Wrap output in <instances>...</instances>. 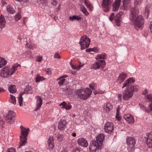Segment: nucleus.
I'll return each mask as SVG.
<instances>
[{
    "instance_id": "obj_1",
    "label": "nucleus",
    "mask_w": 152,
    "mask_h": 152,
    "mask_svg": "<svg viewBox=\"0 0 152 152\" xmlns=\"http://www.w3.org/2000/svg\"><path fill=\"white\" fill-rule=\"evenodd\" d=\"M139 11L136 7L131 9L129 15V19L132 21L134 28L137 30L141 29L143 26L144 23V19L141 15H138Z\"/></svg>"
},
{
    "instance_id": "obj_2",
    "label": "nucleus",
    "mask_w": 152,
    "mask_h": 152,
    "mask_svg": "<svg viewBox=\"0 0 152 152\" xmlns=\"http://www.w3.org/2000/svg\"><path fill=\"white\" fill-rule=\"evenodd\" d=\"M139 89L138 85L134 86L129 85L122 91L123 99L124 100L128 101L132 96L135 91H137Z\"/></svg>"
},
{
    "instance_id": "obj_3",
    "label": "nucleus",
    "mask_w": 152,
    "mask_h": 152,
    "mask_svg": "<svg viewBox=\"0 0 152 152\" xmlns=\"http://www.w3.org/2000/svg\"><path fill=\"white\" fill-rule=\"evenodd\" d=\"M92 93L91 89L87 88L85 89H80L76 91V95L77 98L83 100H86L91 95Z\"/></svg>"
},
{
    "instance_id": "obj_4",
    "label": "nucleus",
    "mask_w": 152,
    "mask_h": 152,
    "mask_svg": "<svg viewBox=\"0 0 152 152\" xmlns=\"http://www.w3.org/2000/svg\"><path fill=\"white\" fill-rule=\"evenodd\" d=\"M17 66L13 65L11 67L6 66L1 71L0 75L3 77H7L11 76L17 69Z\"/></svg>"
},
{
    "instance_id": "obj_5",
    "label": "nucleus",
    "mask_w": 152,
    "mask_h": 152,
    "mask_svg": "<svg viewBox=\"0 0 152 152\" xmlns=\"http://www.w3.org/2000/svg\"><path fill=\"white\" fill-rule=\"evenodd\" d=\"M21 130V134L20 136V145H18V148H20L21 146L24 145L27 141L26 137L28 136L29 129L28 128H25L22 126H20Z\"/></svg>"
},
{
    "instance_id": "obj_6",
    "label": "nucleus",
    "mask_w": 152,
    "mask_h": 152,
    "mask_svg": "<svg viewBox=\"0 0 152 152\" xmlns=\"http://www.w3.org/2000/svg\"><path fill=\"white\" fill-rule=\"evenodd\" d=\"M123 3V8L124 10H126L128 5L130 3V0H122ZM121 0H116L113 4V11H117L119 8L120 2Z\"/></svg>"
},
{
    "instance_id": "obj_7",
    "label": "nucleus",
    "mask_w": 152,
    "mask_h": 152,
    "mask_svg": "<svg viewBox=\"0 0 152 152\" xmlns=\"http://www.w3.org/2000/svg\"><path fill=\"white\" fill-rule=\"evenodd\" d=\"M91 42L90 39L86 35L82 36L80 39L79 44L81 46V49L83 50L88 48Z\"/></svg>"
},
{
    "instance_id": "obj_8",
    "label": "nucleus",
    "mask_w": 152,
    "mask_h": 152,
    "mask_svg": "<svg viewBox=\"0 0 152 152\" xmlns=\"http://www.w3.org/2000/svg\"><path fill=\"white\" fill-rule=\"evenodd\" d=\"M126 141L128 150L130 152L132 151L136 143L135 139L133 137H127L126 138Z\"/></svg>"
},
{
    "instance_id": "obj_9",
    "label": "nucleus",
    "mask_w": 152,
    "mask_h": 152,
    "mask_svg": "<svg viewBox=\"0 0 152 152\" xmlns=\"http://www.w3.org/2000/svg\"><path fill=\"white\" fill-rule=\"evenodd\" d=\"M106 65V62L103 60L97 61L94 63L92 64L91 66L92 68L94 69H99L100 67L103 68Z\"/></svg>"
},
{
    "instance_id": "obj_10",
    "label": "nucleus",
    "mask_w": 152,
    "mask_h": 152,
    "mask_svg": "<svg viewBox=\"0 0 152 152\" xmlns=\"http://www.w3.org/2000/svg\"><path fill=\"white\" fill-rule=\"evenodd\" d=\"M100 146L95 140H93L90 142L89 149L90 152H96L97 149L100 148Z\"/></svg>"
},
{
    "instance_id": "obj_11",
    "label": "nucleus",
    "mask_w": 152,
    "mask_h": 152,
    "mask_svg": "<svg viewBox=\"0 0 152 152\" xmlns=\"http://www.w3.org/2000/svg\"><path fill=\"white\" fill-rule=\"evenodd\" d=\"M15 113L12 110L9 111L5 117L6 120L7 121V122L11 124L13 122L15 118Z\"/></svg>"
},
{
    "instance_id": "obj_12",
    "label": "nucleus",
    "mask_w": 152,
    "mask_h": 152,
    "mask_svg": "<svg viewBox=\"0 0 152 152\" xmlns=\"http://www.w3.org/2000/svg\"><path fill=\"white\" fill-rule=\"evenodd\" d=\"M113 124L110 122H107L104 125V129L105 132L108 134H110L113 131Z\"/></svg>"
},
{
    "instance_id": "obj_13",
    "label": "nucleus",
    "mask_w": 152,
    "mask_h": 152,
    "mask_svg": "<svg viewBox=\"0 0 152 152\" xmlns=\"http://www.w3.org/2000/svg\"><path fill=\"white\" fill-rule=\"evenodd\" d=\"M111 2V0H103L102 6L104 12H107L109 11V6Z\"/></svg>"
},
{
    "instance_id": "obj_14",
    "label": "nucleus",
    "mask_w": 152,
    "mask_h": 152,
    "mask_svg": "<svg viewBox=\"0 0 152 152\" xmlns=\"http://www.w3.org/2000/svg\"><path fill=\"white\" fill-rule=\"evenodd\" d=\"M31 89V88H29V87H26V88L24 89L23 92L21 93L19 95L18 98V100L19 105L20 106H22V102L23 100V99L22 97V95L24 94V93H26L27 94H28L29 93V91Z\"/></svg>"
},
{
    "instance_id": "obj_15",
    "label": "nucleus",
    "mask_w": 152,
    "mask_h": 152,
    "mask_svg": "<svg viewBox=\"0 0 152 152\" xmlns=\"http://www.w3.org/2000/svg\"><path fill=\"white\" fill-rule=\"evenodd\" d=\"M66 127V121L65 120L61 119L58 123V129L61 130L63 131Z\"/></svg>"
},
{
    "instance_id": "obj_16",
    "label": "nucleus",
    "mask_w": 152,
    "mask_h": 152,
    "mask_svg": "<svg viewBox=\"0 0 152 152\" xmlns=\"http://www.w3.org/2000/svg\"><path fill=\"white\" fill-rule=\"evenodd\" d=\"M124 13L122 12H120L117 13L115 17V20L116 25L118 26L120 25L121 21V17L123 15Z\"/></svg>"
},
{
    "instance_id": "obj_17",
    "label": "nucleus",
    "mask_w": 152,
    "mask_h": 152,
    "mask_svg": "<svg viewBox=\"0 0 152 152\" xmlns=\"http://www.w3.org/2000/svg\"><path fill=\"white\" fill-rule=\"evenodd\" d=\"M54 140L52 137H50L47 140L48 144V149L50 150H51L53 148L54 146Z\"/></svg>"
},
{
    "instance_id": "obj_18",
    "label": "nucleus",
    "mask_w": 152,
    "mask_h": 152,
    "mask_svg": "<svg viewBox=\"0 0 152 152\" xmlns=\"http://www.w3.org/2000/svg\"><path fill=\"white\" fill-rule=\"evenodd\" d=\"M77 143L80 146L84 147H86L88 144L87 141L85 139L82 137L78 139Z\"/></svg>"
},
{
    "instance_id": "obj_19",
    "label": "nucleus",
    "mask_w": 152,
    "mask_h": 152,
    "mask_svg": "<svg viewBox=\"0 0 152 152\" xmlns=\"http://www.w3.org/2000/svg\"><path fill=\"white\" fill-rule=\"evenodd\" d=\"M105 138V135L103 134H99L96 137V142L98 143L99 145L101 146Z\"/></svg>"
},
{
    "instance_id": "obj_20",
    "label": "nucleus",
    "mask_w": 152,
    "mask_h": 152,
    "mask_svg": "<svg viewBox=\"0 0 152 152\" xmlns=\"http://www.w3.org/2000/svg\"><path fill=\"white\" fill-rule=\"evenodd\" d=\"M36 99V107L35 110H37L39 109L41 107L42 103V100L41 99L40 96H37L35 97Z\"/></svg>"
},
{
    "instance_id": "obj_21",
    "label": "nucleus",
    "mask_w": 152,
    "mask_h": 152,
    "mask_svg": "<svg viewBox=\"0 0 152 152\" xmlns=\"http://www.w3.org/2000/svg\"><path fill=\"white\" fill-rule=\"evenodd\" d=\"M127 77L126 73L123 72H121L119 75L117 79L118 82L120 83H122Z\"/></svg>"
},
{
    "instance_id": "obj_22",
    "label": "nucleus",
    "mask_w": 152,
    "mask_h": 152,
    "mask_svg": "<svg viewBox=\"0 0 152 152\" xmlns=\"http://www.w3.org/2000/svg\"><path fill=\"white\" fill-rule=\"evenodd\" d=\"M124 119L128 122L130 124L134 123V120L133 116L130 114H127L124 116Z\"/></svg>"
},
{
    "instance_id": "obj_23",
    "label": "nucleus",
    "mask_w": 152,
    "mask_h": 152,
    "mask_svg": "<svg viewBox=\"0 0 152 152\" xmlns=\"http://www.w3.org/2000/svg\"><path fill=\"white\" fill-rule=\"evenodd\" d=\"M103 107L104 111L106 113H108L112 108L113 106L110 103H106L104 104Z\"/></svg>"
},
{
    "instance_id": "obj_24",
    "label": "nucleus",
    "mask_w": 152,
    "mask_h": 152,
    "mask_svg": "<svg viewBox=\"0 0 152 152\" xmlns=\"http://www.w3.org/2000/svg\"><path fill=\"white\" fill-rule=\"evenodd\" d=\"M107 56L106 54L103 53L97 55L95 57V59L97 61L103 60H104L107 58Z\"/></svg>"
},
{
    "instance_id": "obj_25",
    "label": "nucleus",
    "mask_w": 152,
    "mask_h": 152,
    "mask_svg": "<svg viewBox=\"0 0 152 152\" xmlns=\"http://www.w3.org/2000/svg\"><path fill=\"white\" fill-rule=\"evenodd\" d=\"M6 21L4 16L2 14L0 16V28L1 29L5 26Z\"/></svg>"
},
{
    "instance_id": "obj_26",
    "label": "nucleus",
    "mask_w": 152,
    "mask_h": 152,
    "mask_svg": "<svg viewBox=\"0 0 152 152\" xmlns=\"http://www.w3.org/2000/svg\"><path fill=\"white\" fill-rule=\"evenodd\" d=\"M7 11L10 14H13L15 12V8L14 6L8 5L7 7Z\"/></svg>"
},
{
    "instance_id": "obj_27",
    "label": "nucleus",
    "mask_w": 152,
    "mask_h": 152,
    "mask_svg": "<svg viewBox=\"0 0 152 152\" xmlns=\"http://www.w3.org/2000/svg\"><path fill=\"white\" fill-rule=\"evenodd\" d=\"M72 92V90L70 87H66L63 89V94L66 95H71Z\"/></svg>"
},
{
    "instance_id": "obj_28",
    "label": "nucleus",
    "mask_w": 152,
    "mask_h": 152,
    "mask_svg": "<svg viewBox=\"0 0 152 152\" xmlns=\"http://www.w3.org/2000/svg\"><path fill=\"white\" fill-rule=\"evenodd\" d=\"M8 90L11 93H15L17 91L16 86L15 85H11L8 88Z\"/></svg>"
},
{
    "instance_id": "obj_29",
    "label": "nucleus",
    "mask_w": 152,
    "mask_h": 152,
    "mask_svg": "<svg viewBox=\"0 0 152 152\" xmlns=\"http://www.w3.org/2000/svg\"><path fill=\"white\" fill-rule=\"evenodd\" d=\"M7 63V61L4 58L0 57V68H2L5 66Z\"/></svg>"
},
{
    "instance_id": "obj_30",
    "label": "nucleus",
    "mask_w": 152,
    "mask_h": 152,
    "mask_svg": "<svg viewBox=\"0 0 152 152\" xmlns=\"http://www.w3.org/2000/svg\"><path fill=\"white\" fill-rule=\"evenodd\" d=\"M46 78L42 76H41L39 74H38L35 78L36 82H39L40 81L43 80Z\"/></svg>"
},
{
    "instance_id": "obj_31",
    "label": "nucleus",
    "mask_w": 152,
    "mask_h": 152,
    "mask_svg": "<svg viewBox=\"0 0 152 152\" xmlns=\"http://www.w3.org/2000/svg\"><path fill=\"white\" fill-rule=\"evenodd\" d=\"M81 18L79 15H73L72 16H70L69 17V20L72 21H73L74 20H79L81 19Z\"/></svg>"
},
{
    "instance_id": "obj_32",
    "label": "nucleus",
    "mask_w": 152,
    "mask_h": 152,
    "mask_svg": "<svg viewBox=\"0 0 152 152\" xmlns=\"http://www.w3.org/2000/svg\"><path fill=\"white\" fill-rule=\"evenodd\" d=\"M10 97L9 100V102L14 104H16L15 97L11 94H10Z\"/></svg>"
},
{
    "instance_id": "obj_33",
    "label": "nucleus",
    "mask_w": 152,
    "mask_h": 152,
    "mask_svg": "<svg viewBox=\"0 0 152 152\" xmlns=\"http://www.w3.org/2000/svg\"><path fill=\"white\" fill-rule=\"evenodd\" d=\"M80 10L83 13L86 15L88 14V12L84 6L80 5Z\"/></svg>"
},
{
    "instance_id": "obj_34",
    "label": "nucleus",
    "mask_w": 152,
    "mask_h": 152,
    "mask_svg": "<svg viewBox=\"0 0 152 152\" xmlns=\"http://www.w3.org/2000/svg\"><path fill=\"white\" fill-rule=\"evenodd\" d=\"M89 86L94 91L97 88V85L96 83L92 82L89 84Z\"/></svg>"
},
{
    "instance_id": "obj_35",
    "label": "nucleus",
    "mask_w": 152,
    "mask_h": 152,
    "mask_svg": "<svg viewBox=\"0 0 152 152\" xmlns=\"http://www.w3.org/2000/svg\"><path fill=\"white\" fill-rule=\"evenodd\" d=\"M146 139V143L148 147L151 148L152 147V140L150 139H148L145 138Z\"/></svg>"
},
{
    "instance_id": "obj_36",
    "label": "nucleus",
    "mask_w": 152,
    "mask_h": 152,
    "mask_svg": "<svg viewBox=\"0 0 152 152\" xmlns=\"http://www.w3.org/2000/svg\"><path fill=\"white\" fill-rule=\"evenodd\" d=\"M146 101L150 103H152V94H148L145 96Z\"/></svg>"
},
{
    "instance_id": "obj_37",
    "label": "nucleus",
    "mask_w": 152,
    "mask_h": 152,
    "mask_svg": "<svg viewBox=\"0 0 152 152\" xmlns=\"http://www.w3.org/2000/svg\"><path fill=\"white\" fill-rule=\"evenodd\" d=\"M86 52H98L99 50L97 49V48L96 47H95L93 48H90L87 49L86 50Z\"/></svg>"
},
{
    "instance_id": "obj_38",
    "label": "nucleus",
    "mask_w": 152,
    "mask_h": 152,
    "mask_svg": "<svg viewBox=\"0 0 152 152\" xmlns=\"http://www.w3.org/2000/svg\"><path fill=\"white\" fill-rule=\"evenodd\" d=\"M105 92V90L103 91L101 90H94L93 92L94 95L97 94H103Z\"/></svg>"
},
{
    "instance_id": "obj_39",
    "label": "nucleus",
    "mask_w": 152,
    "mask_h": 152,
    "mask_svg": "<svg viewBox=\"0 0 152 152\" xmlns=\"http://www.w3.org/2000/svg\"><path fill=\"white\" fill-rule=\"evenodd\" d=\"M65 79L64 78H62V77H60L57 80H58V83L60 86L62 85L64 83V82L65 81Z\"/></svg>"
},
{
    "instance_id": "obj_40",
    "label": "nucleus",
    "mask_w": 152,
    "mask_h": 152,
    "mask_svg": "<svg viewBox=\"0 0 152 152\" xmlns=\"http://www.w3.org/2000/svg\"><path fill=\"white\" fill-rule=\"evenodd\" d=\"M139 106L140 108L143 111H145L146 112H149V111H148V109H147L146 107L144 106L143 105L141 104H139Z\"/></svg>"
},
{
    "instance_id": "obj_41",
    "label": "nucleus",
    "mask_w": 152,
    "mask_h": 152,
    "mask_svg": "<svg viewBox=\"0 0 152 152\" xmlns=\"http://www.w3.org/2000/svg\"><path fill=\"white\" fill-rule=\"evenodd\" d=\"M127 80L128 81L129 84L133 83L135 81V80L134 77H130Z\"/></svg>"
},
{
    "instance_id": "obj_42",
    "label": "nucleus",
    "mask_w": 152,
    "mask_h": 152,
    "mask_svg": "<svg viewBox=\"0 0 152 152\" xmlns=\"http://www.w3.org/2000/svg\"><path fill=\"white\" fill-rule=\"evenodd\" d=\"M67 104L65 102H63L60 104V106L61 108L66 109Z\"/></svg>"
},
{
    "instance_id": "obj_43",
    "label": "nucleus",
    "mask_w": 152,
    "mask_h": 152,
    "mask_svg": "<svg viewBox=\"0 0 152 152\" xmlns=\"http://www.w3.org/2000/svg\"><path fill=\"white\" fill-rule=\"evenodd\" d=\"M21 18V15L19 14H16L15 17V20L16 21H18Z\"/></svg>"
},
{
    "instance_id": "obj_44",
    "label": "nucleus",
    "mask_w": 152,
    "mask_h": 152,
    "mask_svg": "<svg viewBox=\"0 0 152 152\" xmlns=\"http://www.w3.org/2000/svg\"><path fill=\"white\" fill-rule=\"evenodd\" d=\"M45 2V0H39L38 3L40 6H42Z\"/></svg>"
},
{
    "instance_id": "obj_45",
    "label": "nucleus",
    "mask_w": 152,
    "mask_h": 152,
    "mask_svg": "<svg viewBox=\"0 0 152 152\" xmlns=\"http://www.w3.org/2000/svg\"><path fill=\"white\" fill-rule=\"evenodd\" d=\"M146 139H150L152 140V132H151L150 133L147 134V137H146Z\"/></svg>"
},
{
    "instance_id": "obj_46",
    "label": "nucleus",
    "mask_w": 152,
    "mask_h": 152,
    "mask_svg": "<svg viewBox=\"0 0 152 152\" xmlns=\"http://www.w3.org/2000/svg\"><path fill=\"white\" fill-rule=\"evenodd\" d=\"M129 85L130 84H129V82L126 80L124 81V82L123 84V86H122V88H123L126 87H127V86Z\"/></svg>"
},
{
    "instance_id": "obj_47",
    "label": "nucleus",
    "mask_w": 152,
    "mask_h": 152,
    "mask_svg": "<svg viewBox=\"0 0 152 152\" xmlns=\"http://www.w3.org/2000/svg\"><path fill=\"white\" fill-rule=\"evenodd\" d=\"M57 137V139L59 142H61L63 140V137L62 135H58Z\"/></svg>"
},
{
    "instance_id": "obj_48",
    "label": "nucleus",
    "mask_w": 152,
    "mask_h": 152,
    "mask_svg": "<svg viewBox=\"0 0 152 152\" xmlns=\"http://www.w3.org/2000/svg\"><path fill=\"white\" fill-rule=\"evenodd\" d=\"M115 14L113 13L111 14L110 16L109 17V19L110 21H112L114 18Z\"/></svg>"
},
{
    "instance_id": "obj_49",
    "label": "nucleus",
    "mask_w": 152,
    "mask_h": 152,
    "mask_svg": "<svg viewBox=\"0 0 152 152\" xmlns=\"http://www.w3.org/2000/svg\"><path fill=\"white\" fill-rule=\"evenodd\" d=\"M54 57L55 58H61L59 54L58 53L56 52L55 54Z\"/></svg>"
},
{
    "instance_id": "obj_50",
    "label": "nucleus",
    "mask_w": 152,
    "mask_h": 152,
    "mask_svg": "<svg viewBox=\"0 0 152 152\" xmlns=\"http://www.w3.org/2000/svg\"><path fill=\"white\" fill-rule=\"evenodd\" d=\"M26 46L28 48L33 49V47L32 46V44L30 43H27L26 44Z\"/></svg>"
},
{
    "instance_id": "obj_51",
    "label": "nucleus",
    "mask_w": 152,
    "mask_h": 152,
    "mask_svg": "<svg viewBox=\"0 0 152 152\" xmlns=\"http://www.w3.org/2000/svg\"><path fill=\"white\" fill-rule=\"evenodd\" d=\"M51 4L54 6H56L58 4V2L56 0H52L51 1Z\"/></svg>"
},
{
    "instance_id": "obj_52",
    "label": "nucleus",
    "mask_w": 152,
    "mask_h": 152,
    "mask_svg": "<svg viewBox=\"0 0 152 152\" xmlns=\"http://www.w3.org/2000/svg\"><path fill=\"white\" fill-rule=\"evenodd\" d=\"M72 107V106L69 103H68L67 104V106L66 107V110H69L71 109Z\"/></svg>"
},
{
    "instance_id": "obj_53",
    "label": "nucleus",
    "mask_w": 152,
    "mask_h": 152,
    "mask_svg": "<svg viewBox=\"0 0 152 152\" xmlns=\"http://www.w3.org/2000/svg\"><path fill=\"white\" fill-rule=\"evenodd\" d=\"M150 5H147L145 8V12H148L149 11V8L150 7Z\"/></svg>"
},
{
    "instance_id": "obj_54",
    "label": "nucleus",
    "mask_w": 152,
    "mask_h": 152,
    "mask_svg": "<svg viewBox=\"0 0 152 152\" xmlns=\"http://www.w3.org/2000/svg\"><path fill=\"white\" fill-rule=\"evenodd\" d=\"M37 61L38 62H40L41 61L42 59V56H37Z\"/></svg>"
},
{
    "instance_id": "obj_55",
    "label": "nucleus",
    "mask_w": 152,
    "mask_h": 152,
    "mask_svg": "<svg viewBox=\"0 0 152 152\" xmlns=\"http://www.w3.org/2000/svg\"><path fill=\"white\" fill-rule=\"evenodd\" d=\"M85 4L86 6L88 8H90L91 6V4L87 2L86 0L85 1Z\"/></svg>"
},
{
    "instance_id": "obj_56",
    "label": "nucleus",
    "mask_w": 152,
    "mask_h": 152,
    "mask_svg": "<svg viewBox=\"0 0 152 152\" xmlns=\"http://www.w3.org/2000/svg\"><path fill=\"white\" fill-rule=\"evenodd\" d=\"M73 152H80V150L79 148H75L73 150Z\"/></svg>"
},
{
    "instance_id": "obj_57",
    "label": "nucleus",
    "mask_w": 152,
    "mask_h": 152,
    "mask_svg": "<svg viewBox=\"0 0 152 152\" xmlns=\"http://www.w3.org/2000/svg\"><path fill=\"white\" fill-rule=\"evenodd\" d=\"M122 94H119L118 95V98L119 100L121 101L122 100Z\"/></svg>"
},
{
    "instance_id": "obj_58",
    "label": "nucleus",
    "mask_w": 152,
    "mask_h": 152,
    "mask_svg": "<svg viewBox=\"0 0 152 152\" xmlns=\"http://www.w3.org/2000/svg\"><path fill=\"white\" fill-rule=\"evenodd\" d=\"M116 118H117V119L118 121H120L121 119V117L119 115V114H116Z\"/></svg>"
},
{
    "instance_id": "obj_59",
    "label": "nucleus",
    "mask_w": 152,
    "mask_h": 152,
    "mask_svg": "<svg viewBox=\"0 0 152 152\" xmlns=\"http://www.w3.org/2000/svg\"><path fill=\"white\" fill-rule=\"evenodd\" d=\"M142 0H135L134 3L136 5H137Z\"/></svg>"
},
{
    "instance_id": "obj_60",
    "label": "nucleus",
    "mask_w": 152,
    "mask_h": 152,
    "mask_svg": "<svg viewBox=\"0 0 152 152\" xmlns=\"http://www.w3.org/2000/svg\"><path fill=\"white\" fill-rule=\"evenodd\" d=\"M148 93V91L146 89H145L142 92V94L145 95Z\"/></svg>"
},
{
    "instance_id": "obj_61",
    "label": "nucleus",
    "mask_w": 152,
    "mask_h": 152,
    "mask_svg": "<svg viewBox=\"0 0 152 152\" xmlns=\"http://www.w3.org/2000/svg\"><path fill=\"white\" fill-rule=\"evenodd\" d=\"M150 28L151 31L152 33V21L151 22L150 24Z\"/></svg>"
},
{
    "instance_id": "obj_62",
    "label": "nucleus",
    "mask_w": 152,
    "mask_h": 152,
    "mask_svg": "<svg viewBox=\"0 0 152 152\" xmlns=\"http://www.w3.org/2000/svg\"><path fill=\"white\" fill-rule=\"evenodd\" d=\"M46 71L47 74H49L51 73L50 69L49 68H47Z\"/></svg>"
},
{
    "instance_id": "obj_63",
    "label": "nucleus",
    "mask_w": 152,
    "mask_h": 152,
    "mask_svg": "<svg viewBox=\"0 0 152 152\" xmlns=\"http://www.w3.org/2000/svg\"><path fill=\"white\" fill-rule=\"evenodd\" d=\"M2 6V7L4 6L5 4H7L4 1H2L1 2Z\"/></svg>"
},
{
    "instance_id": "obj_64",
    "label": "nucleus",
    "mask_w": 152,
    "mask_h": 152,
    "mask_svg": "<svg viewBox=\"0 0 152 152\" xmlns=\"http://www.w3.org/2000/svg\"><path fill=\"white\" fill-rule=\"evenodd\" d=\"M141 150L139 148H137L134 151V152H141Z\"/></svg>"
}]
</instances>
